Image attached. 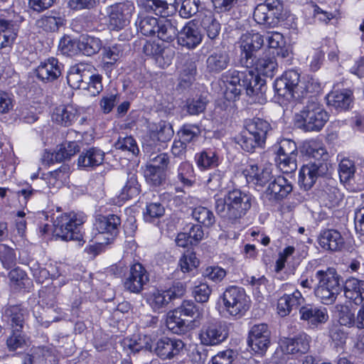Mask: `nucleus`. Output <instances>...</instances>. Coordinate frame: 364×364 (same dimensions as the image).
I'll return each instance as SVG.
<instances>
[{"label":"nucleus","mask_w":364,"mask_h":364,"mask_svg":"<svg viewBox=\"0 0 364 364\" xmlns=\"http://www.w3.org/2000/svg\"><path fill=\"white\" fill-rule=\"evenodd\" d=\"M227 82L226 95L230 98L239 96L243 90H246L251 102L262 105L266 103L265 81L258 77L252 70L244 71L230 70L223 75Z\"/></svg>","instance_id":"1"},{"label":"nucleus","mask_w":364,"mask_h":364,"mask_svg":"<svg viewBox=\"0 0 364 364\" xmlns=\"http://www.w3.org/2000/svg\"><path fill=\"white\" fill-rule=\"evenodd\" d=\"M253 197L240 189L229 191L224 198L215 200V210L222 218L235 220L244 216L250 209Z\"/></svg>","instance_id":"2"},{"label":"nucleus","mask_w":364,"mask_h":364,"mask_svg":"<svg viewBox=\"0 0 364 364\" xmlns=\"http://www.w3.org/2000/svg\"><path fill=\"white\" fill-rule=\"evenodd\" d=\"M315 277L318 281L314 288L315 296L325 305L333 304L342 291L340 276L333 268L318 270Z\"/></svg>","instance_id":"3"},{"label":"nucleus","mask_w":364,"mask_h":364,"mask_svg":"<svg viewBox=\"0 0 364 364\" xmlns=\"http://www.w3.org/2000/svg\"><path fill=\"white\" fill-rule=\"evenodd\" d=\"M86 219L83 213L70 212L57 216L53 222L55 235L65 241L82 240V228Z\"/></svg>","instance_id":"4"},{"label":"nucleus","mask_w":364,"mask_h":364,"mask_svg":"<svg viewBox=\"0 0 364 364\" xmlns=\"http://www.w3.org/2000/svg\"><path fill=\"white\" fill-rule=\"evenodd\" d=\"M220 299L225 310L232 316L240 318L250 308V298L241 287H228Z\"/></svg>","instance_id":"5"},{"label":"nucleus","mask_w":364,"mask_h":364,"mask_svg":"<svg viewBox=\"0 0 364 364\" xmlns=\"http://www.w3.org/2000/svg\"><path fill=\"white\" fill-rule=\"evenodd\" d=\"M186 288L181 282H177L167 289H154L149 293L146 302L155 312H162L173 299L184 295Z\"/></svg>","instance_id":"6"},{"label":"nucleus","mask_w":364,"mask_h":364,"mask_svg":"<svg viewBox=\"0 0 364 364\" xmlns=\"http://www.w3.org/2000/svg\"><path fill=\"white\" fill-rule=\"evenodd\" d=\"M173 129L170 123L161 120L149 125V133L144 139V149L147 153L159 150L161 143H165L173 136Z\"/></svg>","instance_id":"7"},{"label":"nucleus","mask_w":364,"mask_h":364,"mask_svg":"<svg viewBox=\"0 0 364 364\" xmlns=\"http://www.w3.org/2000/svg\"><path fill=\"white\" fill-rule=\"evenodd\" d=\"M120 224L121 220L117 215H98L94 223L98 232L95 236L97 242L101 245L110 243L117 235Z\"/></svg>","instance_id":"8"},{"label":"nucleus","mask_w":364,"mask_h":364,"mask_svg":"<svg viewBox=\"0 0 364 364\" xmlns=\"http://www.w3.org/2000/svg\"><path fill=\"white\" fill-rule=\"evenodd\" d=\"M134 9V4L128 1L108 6L107 14L110 28L119 31L126 27L129 23Z\"/></svg>","instance_id":"9"},{"label":"nucleus","mask_w":364,"mask_h":364,"mask_svg":"<svg viewBox=\"0 0 364 364\" xmlns=\"http://www.w3.org/2000/svg\"><path fill=\"white\" fill-rule=\"evenodd\" d=\"M301 82L299 73L294 70H289L275 80L274 87L278 95L287 99L296 98L297 88L300 87Z\"/></svg>","instance_id":"10"},{"label":"nucleus","mask_w":364,"mask_h":364,"mask_svg":"<svg viewBox=\"0 0 364 364\" xmlns=\"http://www.w3.org/2000/svg\"><path fill=\"white\" fill-rule=\"evenodd\" d=\"M247 343L255 353L264 354L270 344V331L267 325H254L249 331Z\"/></svg>","instance_id":"11"},{"label":"nucleus","mask_w":364,"mask_h":364,"mask_svg":"<svg viewBox=\"0 0 364 364\" xmlns=\"http://www.w3.org/2000/svg\"><path fill=\"white\" fill-rule=\"evenodd\" d=\"M328 171V164L321 161H310L304 165L299 171V183L305 190L310 189L318 177Z\"/></svg>","instance_id":"12"},{"label":"nucleus","mask_w":364,"mask_h":364,"mask_svg":"<svg viewBox=\"0 0 364 364\" xmlns=\"http://www.w3.org/2000/svg\"><path fill=\"white\" fill-rule=\"evenodd\" d=\"M149 281L146 269L139 262L130 265L129 272L124 282V287L131 293L139 294Z\"/></svg>","instance_id":"13"},{"label":"nucleus","mask_w":364,"mask_h":364,"mask_svg":"<svg viewBox=\"0 0 364 364\" xmlns=\"http://www.w3.org/2000/svg\"><path fill=\"white\" fill-rule=\"evenodd\" d=\"M228 331L220 322H210L203 326L199 333L200 343L206 346H217L228 338Z\"/></svg>","instance_id":"14"},{"label":"nucleus","mask_w":364,"mask_h":364,"mask_svg":"<svg viewBox=\"0 0 364 364\" xmlns=\"http://www.w3.org/2000/svg\"><path fill=\"white\" fill-rule=\"evenodd\" d=\"M290 181L282 176L274 177L269 181L263 193V197L270 202H279L286 198L292 191Z\"/></svg>","instance_id":"15"},{"label":"nucleus","mask_w":364,"mask_h":364,"mask_svg":"<svg viewBox=\"0 0 364 364\" xmlns=\"http://www.w3.org/2000/svg\"><path fill=\"white\" fill-rule=\"evenodd\" d=\"M264 36L259 33H245L240 37V48L242 54L244 55L245 62H243V58L241 61L248 68L249 64L253 62L252 57L264 46Z\"/></svg>","instance_id":"16"},{"label":"nucleus","mask_w":364,"mask_h":364,"mask_svg":"<svg viewBox=\"0 0 364 364\" xmlns=\"http://www.w3.org/2000/svg\"><path fill=\"white\" fill-rule=\"evenodd\" d=\"M243 174L249 183L256 188H263L273 178L270 166L259 167L255 163L250 161L243 171Z\"/></svg>","instance_id":"17"},{"label":"nucleus","mask_w":364,"mask_h":364,"mask_svg":"<svg viewBox=\"0 0 364 364\" xmlns=\"http://www.w3.org/2000/svg\"><path fill=\"white\" fill-rule=\"evenodd\" d=\"M311 341L309 336L300 333L294 338H281L279 341V346L284 354L300 355L306 353L309 350Z\"/></svg>","instance_id":"18"},{"label":"nucleus","mask_w":364,"mask_h":364,"mask_svg":"<svg viewBox=\"0 0 364 364\" xmlns=\"http://www.w3.org/2000/svg\"><path fill=\"white\" fill-rule=\"evenodd\" d=\"M178 43L188 49L196 48L203 40V34L196 23L190 21L177 33Z\"/></svg>","instance_id":"19"},{"label":"nucleus","mask_w":364,"mask_h":364,"mask_svg":"<svg viewBox=\"0 0 364 364\" xmlns=\"http://www.w3.org/2000/svg\"><path fill=\"white\" fill-rule=\"evenodd\" d=\"M92 69V65L83 63L70 67L67 75L68 85L74 89H84L86 81L91 77Z\"/></svg>","instance_id":"20"},{"label":"nucleus","mask_w":364,"mask_h":364,"mask_svg":"<svg viewBox=\"0 0 364 364\" xmlns=\"http://www.w3.org/2000/svg\"><path fill=\"white\" fill-rule=\"evenodd\" d=\"M183 347L184 343L180 339L163 337L156 341L154 350L161 359H170L179 354Z\"/></svg>","instance_id":"21"},{"label":"nucleus","mask_w":364,"mask_h":364,"mask_svg":"<svg viewBox=\"0 0 364 364\" xmlns=\"http://www.w3.org/2000/svg\"><path fill=\"white\" fill-rule=\"evenodd\" d=\"M300 319L307 322L311 328H316L328 319L326 308L311 304L303 306L299 309Z\"/></svg>","instance_id":"22"},{"label":"nucleus","mask_w":364,"mask_h":364,"mask_svg":"<svg viewBox=\"0 0 364 364\" xmlns=\"http://www.w3.org/2000/svg\"><path fill=\"white\" fill-rule=\"evenodd\" d=\"M27 316V310L21 305L6 306L2 313V320L17 331H21Z\"/></svg>","instance_id":"23"},{"label":"nucleus","mask_w":364,"mask_h":364,"mask_svg":"<svg viewBox=\"0 0 364 364\" xmlns=\"http://www.w3.org/2000/svg\"><path fill=\"white\" fill-rule=\"evenodd\" d=\"M63 65L55 58H50L42 62L36 68V75L43 82H52L62 73Z\"/></svg>","instance_id":"24"},{"label":"nucleus","mask_w":364,"mask_h":364,"mask_svg":"<svg viewBox=\"0 0 364 364\" xmlns=\"http://www.w3.org/2000/svg\"><path fill=\"white\" fill-rule=\"evenodd\" d=\"M230 57L225 50H215L205 60V70L210 75H217L228 68Z\"/></svg>","instance_id":"25"},{"label":"nucleus","mask_w":364,"mask_h":364,"mask_svg":"<svg viewBox=\"0 0 364 364\" xmlns=\"http://www.w3.org/2000/svg\"><path fill=\"white\" fill-rule=\"evenodd\" d=\"M281 14L272 9L266 4H259L255 9L253 18L255 21L267 27H274L277 23Z\"/></svg>","instance_id":"26"},{"label":"nucleus","mask_w":364,"mask_h":364,"mask_svg":"<svg viewBox=\"0 0 364 364\" xmlns=\"http://www.w3.org/2000/svg\"><path fill=\"white\" fill-rule=\"evenodd\" d=\"M104 159L105 152L98 148L92 147L80 154L77 165L83 168H94L101 165Z\"/></svg>","instance_id":"27"},{"label":"nucleus","mask_w":364,"mask_h":364,"mask_svg":"<svg viewBox=\"0 0 364 364\" xmlns=\"http://www.w3.org/2000/svg\"><path fill=\"white\" fill-rule=\"evenodd\" d=\"M318 242L321 247L326 250L338 251L344 245V240L336 230H326L321 232Z\"/></svg>","instance_id":"28"},{"label":"nucleus","mask_w":364,"mask_h":364,"mask_svg":"<svg viewBox=\"0 0 364 364\" xmlns=\"http://www.w3.org/2000/svg\"><path fill=\"white\" fill-rule=\"evenodd\" d=\"M267 46L274 50V53L277 56L285 58L289 55V48L287 45L284 36L277 31L267 32L264 36Z\"/></svg>","instance_id":"29"},{"label":"nucleus","mask_w":364,"mask_h":364,"mask_svg":"<svg viewBox=\"0 0 364 364\" xmlns=\"http://www.w3.org/2000/svg\"><path fill=\"white\" fill-rule=\"evenodd\" d=\"M353 92L350 90H335L326 96L327 104L330 107L342 112L346 111L352 102Z\"/></svg>","instance_id":"30"},{"label":"nucleus","mask_w":364,"mask_h":364,"mask_svg":"<svg viewBox=\"0 0 364 364\" xmlns=\"http://www.w3.org/2000/svg\"><path fill=\"white\" fill-rule=\"evenodd\" d=\"M344 294L355 304H361L364 301V281L354 277L347 279L344 286Z\"/></svg>","instance_id":"31"},{"label":"nucleus","mask_w":364,"mask_h":364,"mask_svg":"<svg viewBox=\"0 0 364 364\" xmlns=\"http://www.w3.org/2000/svg\"><path fill=\"white\" fill-rule=\"evenodd\" d=\"M296 124L306 131H319L328 120V115H296Z\"/></svg>","instance_id":"32"},{"label":"nucleus","mask_w":364,"mask_h":364,"mask_svg":"<svg viewBox=\"0 0 364 364\" xmlns=\"http://www.w3.org/2000/svg\"><path fill=\"white\" fill-rule=\"evenodd\" d=\"M17 26L0 16V49L10 46L17 36Z\"/></svg>","instance_id":"33"},{"label":"nucleus","mask_w":364,"mask_h":364,"mask_svg":"<svg viewBox=\"0 0 364 364\" xmlns=\"http://www.w3.org/2000/svg\"><path fill=\"white\" fill-rule=\"evenodd\" d=\"M245 128L249 134L258 136L259 141H266L267 135L271 130L270 124L265 119L255 117L246 122Z\"/></svg>","instance_id":"34"},{"label":"nucleus","mask_w":364,"mask_h":364,"mask_svg":"<svg viewBox=\"0 0 364 364\" xmlns=\"http://www.w3.org/2000/svg\"><path fill=\"white\" fill-rule=\"evenodd\" d=\"M141 4L148 12H153L157 16L165 17L169 15L168 5L175 8L179 4L176 0H140Z\"/></svg>","instance_id":"35"},{"label":"nucleus","mask_w":364,"mask_h":364,"mask_svg":"<svg viewBox=\"0 0 364 364\" xmlns=\"http://www.w3.org/2000/svg\"><path fill=\"white\" fill-rule=\"evenodd\" d=\"M177 33L178 29L175 21L166 18L159 20L155 35L159 39L165 42H171L177 36Z\"/></svg>","instance_id":"36"},{"label":"nucleus","mask_w":364,"mask_h":364,"mask_svg":"<svg viewBox=\"0 0 364 364\" xmlns=\"http://www.w3.org/2000/svg\"><path fill=\"white\" fill-rule=\"evenodd\" d=\"M195 160L200 170L215 168L219 164L217 152L211 149H204L196 154Z\"/></svg>","instance_id":"37"},{"label":"nucleus","mask_w":364,"mask_h":364,"mask_svg":"<svg viewBox=\"0 0 364 364\" xmlns=\"http://www.w3.org/2000/svg\"><path fill=\"white\" fill-rule=\"evenodd\" d=\"M70 167L68 164H63L59 168L51 171L47 176V184L49 188H59L69 179Z\"/></svg>","instance_id":"38"},{"label":"nucleus","mask_w":364,"mask_h":364,"mask_svg":"<svg viewBox=\"0 0 364 364\" xmlns=\"http://www.w3.org/2000/svg\"><path fill=\"white\" fill-rule=\"evenodd\" d=\"M166 323L168 328L173 333L182 334L188 329V321L176 309L168 313Z\"/></svg>","instance_id":"39"},{"label":"nucleus","mask_w":364,"mask_h":364,"mask_svg":"<svg viewBox=\"0 0 364 364\" xmlns=\"http://www.w3.org/2000/svg\"><path fill=\"white\" fill-rule=\"evenodd\" d=\"M102 48L100 38L90 36H82L77 43V48L84 55L87 56L97 53Z\"/></svg>","instance_id":"40"},{"label":"nucleus","mask_w":364,"mask_h":364,"mask_svg":"<svg viewBox=\"0 0 364 364\" xmlns=\"http://www.w3.org/2000/svg\"><path fill=\"white\" fill-rule=\"evenodd\" d=\"M320 198L325 206L331 208L340 204L343 196L336 187L327 186L321 192Z\"/></svg>","instance_id":"41"},{"label":"nucleus","mask_w":364,"mask_h":364,"mask_svg":"<svg viewBox=\"0 0 364 364\" xmlns=\"http://www.w3.org/2000/svg\"><path fill=\"white\" fill-rule=\"evenodd\" d=\"M159 20L152 16L140 15L136 21V26L144 36H155Z\"/></svg>","instance_id":"42"},{"label":"nucleus","mask_w":364,"mask_h":364,"mask_svg":"<svg viewBox=\"0 0 364 364\" xmlns=\"http://www.w3.org/2000/svg\"><path fill=\"white\" fill-rule=\"evenodd\" d=\"M140 186L139 185L136 173L134 172L127 173V181L122 189L120 197L122 200H129L139 195Z\"/></svg>","instance_id":"43"},{"label":"nucleus","mask_w":364,"mask_h":364,"mask_svg":"<svg viewBox=\"0 0 364 364\" xmlns=\"http://www.w3.org/2000/svg\"><path fill=\"white\" fill-rule=\"evenodd\" d=\"M192 215L198 223L207 228L213 226L215 223L213 213L203 206L196 207L192 211Z\"/></svg>","instance_id":"44"},{"label":"nucleus","mask_w":364,"mask_h":364,"mask_svg":"<svg viewBox=\"0 0 364 364\" xmlns=\"http://www.w3.org/2000/svg\"><path fill=\"white\" fill-rule=\"evenodd\" d=\"M277 63L274 58H262L258 59L256 63V70L258 77L263 75L272 78L277 70Z\"/></svg>","instance_id":"45"},{"label":"nucleus","mask_w":364,"mask_h":364,"mask_svg":"<svg viewBox=\"0 0 364 364\" xmlns=\"http://www.w3.org/2000/svg\"><path fill=\"white\" fill-rule=\"evenodd\" d=\"M176 178L184 186L191 187L194 183V171L189 162H182L178 169Z\"/></svg>","instance_id":"46"},{"label":"nucleus","mask_w":364,"mask_h":364,"mask_svg":"<svg viewBox=\"0 0 364 364\" xmlns=\"http://www.w3.org/2000/svg\"><path fill=\"white\" fill-rule=\"evenodd\" d=\"M201 26L210 40L215 39L220 31V23L212 16L206 15L201 20Z\"/></svg>","instance_id":"47"},{"label":"nucleus","mask_w":364,"mask_h":364,"mask_svg":"<svg viewBox=\"0 0 364 364\" xmlns=\"http://www.w3.org/2000/svg\"><path fill=\"white\" fill-rule=\"evenodd\" d=\"M65 19L60 16H43L38 21V26L46 31H57L64 24Z\"/></svg>","instance_id":"48"},{"label":"nucleus","mask_w":364,"mask_h":364,"mask_svg":"<svg viewBox=\"0 0 364 364\" xmlns=\"http://www.w3.org/2000/svg\"><path fill=\"white\" fill-rule=\"evenodd\" d=\"M80 151V146L76 141H65L62 144L55 152V158L57 161L70 159Z\"/></svg>","instance_id":"49"},{"label":"nucleus","mask_w":364,"mask_h":364,"mask_svg":"<svg viewBox=\"0 0 364 364\" xmlns=\"http://www.w3.org/2000/svg\"><path fill=\"white\" fill-rule=\"evenodd\" d=\"M321 90V84L318 80L313 77L303 79L301 85L297 88L296 98L304 97L308 93L316 94Z\"/></svg>","instance_id":"50"},{"label":"nucleus","mask_w":364,"mask_h":364,"mask_svg":"<svg viewBox=\"0 0 364 364\" xmlns=\"http://www.w3.org/2000/svg\"><path fill=\"white\" fill-rule=\"evenodd\" d=\"M182 316H187L194 320L200 319L202 316V312L199 307L191 300H185L180 306L175 309Z\"/></svg>","instance_id":"51"},{"label":"nucleus","mask_w":364,"mask_h":364,"mask_svg":"<svg viewBox=\"0 0 364 364\" xmlns=\"http://www.w3.org/2000/svg\"><path fill=\"white\" fill-rule=\"evenodd\" d=\"M114 146L117 149L127 151L133 156L139 153L136 141L132 136L119 137L115 142Z\"/></svg>","instance_id":"52"},{"label":"nucleus","mask_w":364,"mask_h":364,"mask_svg":"<svg viewBox=\"0 0 364 364\" xmlns=\"http://www.w3.org/2000/svg\"><path fill=\"white\" fill-rule=\"evenodd\" d=\"M239 144L242 149L247 152H253L257 147H263L265 141L262 139L259 141L258 136H253L248 133V135L242 134L240 139Z\"/></svg>","instance_id":"53"},{"label":"nucleus","mask_w":364,"mask_h":364,"mask_svg":"<svg viewBox=\"0 0 364 364\" xmlns=\"http://www.w3.org/2000/svg\"><path fill=\"white\" fill-rule=\"evenodd\" d=\"M151 343V337L144 335L139 336L136 340H129L127 346L133 353H138L141 350L151 351L153 348Z\"/></svg>","instance_id":"54"},{"label":"nucleus","mask_w":364,"mask_h":364,"mask_svg":"<svg viewBox=\"0 0 364 364\" xmlns=\"http://www.w3.org/2000/svg\"><path fill=\"white\" fill-rule=\"evenodd\" d=\"M6 346L9 351H15L27 345V339L21 331L12 329L11 334L6 339Z\"/></svg>","instance_id":"55"},{"label":"nucleus","mask_w":364,"mask_h":364,"mask_svg":"<svg viewBox=\"0 0 364 364\" xmlns=\"http://www.w3.org/2000/svg\"><path fill=\"white\" fill-rule=\"evenodd\" d=\"M124 45L115 44L103 49V59L107 64H114L123 55Z\"/></svg>","instance_id":"56"},{"label":"nucleus","mask_w":364,"mask_h":364,"mask_svg":"<svg viewBox=\"0 0 364 364\" xmlns=\"http://www.w3.org/2000/svg\"><path fill=\"white\" fill-rule=\"evenodd\" d=\"M16 254L14 250L4 245L0 244V261L4 268L9 269L16 264Z\"/></svg>","instance_id":"57"},{"label":"nucleus","mask_w":364,"mask_h":364,"mask_svg":"<svg viewBox=\"0 0 364 364\" xmlns=\"http://www.w3.org/2000/svg\"><path fill=\"white\" fill-rule=\"evenodd\" d=\"M355 166L354 162L348 159H343L339 164L338 173L342 182H347L355 174Z\"/></svg>","instance_id":"58"},{"label":"nucleus","mask_w":364,"mask_h":364,"mask_svg":"<svg viewBox=\"0 0 364 364\" xmlns=\"http://www.w3.org/2000/svg\"><path fill=\"white\" fill-rule=\"evenodd\" d=\"M200 4V0H183L179 10L180 16L184 18H191L198 11Z\"/></svg>","instance_id":"59"},{"label":"nucleus","mask_w":364,"mask_h":364,"mask_svg":"<svg viewBox=\"0 0 364 364\" xmlns=\"http://www.w3.org/2000/svg\"><path fill=\"white\" fill-rule=\"evenodd\" d=\"M164 171L147 164L144 171L146 181L154 186H159L164 180Z\"/></svg>","instance_id":"60"},{"label":"nucleus","mask_w":364,"mask_h":364,"mask_svg":"<svg viewBox=\"0 0 364 364\" xmlns=\"http://www.w3.org/2000/svg\"><path fill=\"white\" fill-rule=\"evenodd\" d=\"M180 139L184 143L195 141L200 135V129L198 127L191 124L184 125L178 132Z\"/></svg>","instance_id":"61"},{"label":"nucleus","mask_w":364,"mask_h":364,"mask_svg":"<svg viewBox=\"0 0 364 364\" xmlns=\"http://www.w3.org/2000/svg\"><path fill=\"white\" fill-rule=\"evenodd\" d=\"M306 153L315 159L314 161L319 160L325 162V160L328 157L326 149L322 145L315 141L309 143L306 149Z\"/></svg>","instance_id":"62"},{"label":"nucleus","mask_w":364,"mask_h":364,"mask_svg":"<svg viewBox=\"0 0 364 364\" xmlns=\"http://www.w3.org/2000/svg\"><path fill=\"white\" fill-rule=\"evenodd\" d=\"M225 269L219 266H209L205 268L203 275L205 278L215 282L219 283L226 277Z\"/></svg>","instance_id":"63"},{"label":"nucleus","mask_w":364,"mask_h":364,"mask_svg":"<svg viewBox=\"0 0 364 364\" xmlns=\"http://www.w3.org/2000/svg\"><path fill=\"white\" fill-rule=\"evenodd\" d=\"M199 264L196 255L193 252L184 254L180 259L178 265L183 272H188L196 268Z\"/></svg>","instance_id":"64"}]
</instances>
